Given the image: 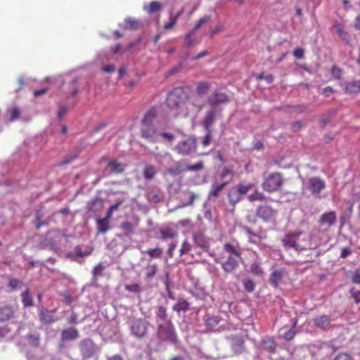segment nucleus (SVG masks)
<instances>
[{"instance_id": "f257e3e1", "label": "nucleus", "mask_w": 360, "mask_h": 360, "mask_svg": "<svg viewBox=\"0 0 360 360\" xmlns=\"http://www.w3.org/2000/svg\"><path fill=\"white\" fill-rule=\"evenodd\" d=\"M281 243L285 250H294L297 254L310 251L302 263L313 262L319 256V252L313 253L321 243L320 238L315 233L307 234L302 231H290L284 235Z\"/></svg>"}, {"instance_id": "f03ea898", "label": "nucleus", "mask_w": 360, "mask_h": 360, "mask_svg": "<svg viewBox=\"0 0 360 360\" xmlns=\"http://www.w3.org/2000/svg\"><path fill=\"white\" fill-rule=\"evenodd\" d=\"M158 115L159 108L152 106L144 113L141 121V136L150 143L158 141L159 131L157 126Z\"/></svg>"}, {"instance_id": "7ed1b4c3", "label": "nucleus", "mask_w": 360, "mask_h": 360, "mask_svg": "<svg viewBox=\"0 0 360 360\" xmlns=\"http://www.w3.org/2000/svg\"><path fill=\"white\" fill-rule=\"evenodd\" d=\"M223 249L228 255L224 260L216 259L215 261L221 264V268L227 274L233 273L239 266V259H241V250L238 245H234L226 243L224 245Z\"/></svg>"}, {"instance_id": "20e7f679", "label": "nucleus", "mask_w": 360, "mask_h": 360, "mask_svg": "<svg viewBox=\"0 0 360 360\" xmlns=\"http://www.w3.org/2000/svg\"><path fill=\"white\" fill-rule=\"evenodd\" d=\"M285 182V179L281 172H275L269 174L262 184L263 190L272 193L280 191Z\"/></svg>"}, {"instance_id": "39448f33", "label": "nucleus", "mask_w": 360, "mask_h": 360, "mask_svg": "<svg viewBox=\"0 0 360 360\" xmlns=\"http://www.w3.org/2000/svg\"><path fill=\"white\" fill-rule=\"evenodd\" d=\"M187 96L182 87L173 89L167 96L165 103L169 109H177L186 100Z\"/></svg>"}, {"instance_id": "423d86ee", "label": "nucleus", "mask_w": 360, "mask_h": 360, "mask_svg": "<svg viewBox=\"0 0 360 360\" xmlns=\"http://www.w3.org/2000/svg\"><path fill=\"white\" fill-rule=\"evenodd\" d=\"M197 140L195 137L190 136L188 139L181 141L175 146L177 153L182 155H188L196 150Z\"/></svg>"}, {"instance_id": "0eeeda50", "label": "nucleus", "mask_w": 360, "mask_h": 360, "mask_svg": "<svg viewBox=\"0 0 360 360\" xmlns=\"http://www.w3.org/2000/svg\"><path fill=\"white\" fill-rule=\"evenodd\" d=\"M148 326L149 323L145 319H134L130 326L131 333L137 338H143L148 333Z\"/></svg>"}, {"instance_id": "6e6552de", "label": "nucleus", "mask_w": 360, "mask_h": 360, "mask_svg": "<svg viewBox=\"0 0 360 360\" xmlns=\"http://www.w3.org/2000/svg\"><path fill=\"white\" fill-rule=\"evenodd\" d=\"M307 188L312 195H317L326 188V182L319 176H313L308 179Z\"/></svg>"}, {"instance_id": "1a4fd4ad", "label": "nucleus", "mask_w": 360, "mask_h": 360, "mask_svg": "<svg viewBox=\"0 0 360 360\" xmlns=\"http://www.w3.org/2000/svg\"><path fill=\"white\" fill-rule=\"evenodd\" d=\"M257 216L264 221L274 220L277 214V211L269 205H260L256 211Z\"/></svg>"}, {"instance_id": "9d476101", "label": "nucleus", "mask_w": 360, "mask_h": 360, "mask_svg": "<svg viewBox=\"0 0 360 360\" xmlns=\"http://www.w3.org/2000/svg\"><path fill=\"white\" fill-rule=\"evenodd\" d=\"M229 98L227 94L219 90L214 91L212 94L207 98V103L212 108L226 103L229 102Z\"/></svg>"}, {"instance_id": "9b49d317", "label": "nucleus", "mask_w": 360, "mask_h": 360, "mask_svg": "<svg viewBox=\"0 0 360 360\" xmlns=\"http://www.w3.org/2000/svg\"><path fill=\"white\" fill-rule=\"evenodd\" d=\"M160 239L166 240L178 236L176 226H164L159 229Z\"/></svg>"}, {"instance_id": "f8f14e48", "label": "nucleus", "mask_w": 360, "mask_h": 360, "mask_svg": "<svg viewBox=\"0 0 360 360\" xmlns=\"http://www.w3.org/2000/svg\"><path fill=\"white\" fill-rule=\"evenodd\" d=\"M79 349L84 358H90L95 352V345L91 340L86 339L79 343Z\"/></svg>"}, {"instance_id": "ddd939ff", "label": "nucleus", "mask_w": 360, "mask_h": 360, "mask_svg": "<svg viewBox=\"0 0 360 360\" xmlns=\"http://www.w3.org/2000/svg\"><path fill=\"white\" fill-rule=\"evenodd\" d=\"M216 114V111L214 109L206 112L204 119L202 122V125L203 126L205 131L212 130L211 127L215 121Z\"/></svg>"}, {"instance_id": "4468645a", "label": "nucleus", "mask_w": 360, "mask_h": 360, "mask_svg": "<svg viewBox=\"0 0 360 360\" xmlns=\"http://www.w3.org/2000/svg\"><path fill=\"white\" fill-rule=\"evenodd\" d=\"M79 337V331L75 328H68L61 331V340L66 342L76 340Z\"/></svg>"}, {"instance_id": "2eb2a0df", "label": "nucleus", "mask_w": 360, "mask_h": 360, "mask_svg": "<svg viewBox=\"0 0 360 360\" xmlns=\"http://www.w3.org/2000/svg\"><path fill=\"white\" fill-rule=\"evenodd\" d=\"M314 323L316 327L327 330L330 327V318L328 315H321L314 319Z\"/></svg>"}, {"instance_id": "dca6fc26", "label": "nucleus", "mask_w": 360, "mask_h": 360, "mask_svg": "<svg viewBox=\"0 0 360 360\" xmlns=\"http://www.w3.org/2000/svg\"><path fill=\"white\" fill-rule=\"evenodd\" d=\"M15 311L10 305H5L0 307V322L10 320L14 316Z\"/></svg>"}, {"instance_id": "f3484780", "label": "nucleus", "mask_w": 360, "mask_h": 360, "mask_svg": "<svg viewBox=\"0 0 360 360\" xmlns=\"http://www.w3.org/2000/svg\"><path fill=\"white\" fill-rule=\"evenodd\" d=\"M336 221V214L331 211L323 213L319 219V223L322 225L327 224L329 226L333 225Z\"/></svg>"}, {"instance_id": "a211bd4d", "label": "nucleus", "mask_w": 360, "mask_h": 360, "mask_svg": "<svg viewBox=\"0 0 360 360\" xmlns=\"http://www.w3.org/2000/svg\"><path fill=\"white\" fill-rule=\"evenodd\" d=\"M228 198L229 203L233 206H235L237 203H238L243 198L239 192L236 187L231 188L228 193Z\"/></svg>"}, {"instance_id": "6ab92c4d", "label": "nucleus", "mask_w": 360, "mask_h": 360, "mask_svg": "<svg viewBox=\"0 0 360 360\" xmlns=\"http://www.w3.org/2000/svg\"><path fill=\"white\" fill-rule=\"evenodd\" d=\"M345 91L349 94L360 92V80H353L345 83Z\"/></svg>"}, {"instance_id": "aec40b11", "label": "nucleus", "mask_w": 360, "mask_h": 360, "mask_svg": "<svg viewBox=\"0 0 360 360\" xmlns=\"http://www.w3.org/2000/svg\"><path fill=\"white\" fill-rule=\"evenodd\" d=\"M194 243L202 248H207L209 247V240L202 233H197L193 235Z\"/></svg>"}, {"instance_id": "412c9836", "label": "nucleus", "mask_w": 360, "mask_h": 360, "mask_svg": "<svg viewBox=\"0 0 360 360\" xmlns=\"http://www.w3.org/2000/svg\"><path fill=\"white\" fill-rule=\"evenodd\" d=\"M108 167L110 168L111 172L115 174H121L124 171V165L117 160H112L108 162Z\"/></svg>"}, {"instance_id": "4be33fe9", "label": "nucleus", "mask_w": 360, "mask_h": 360, "mask_svg": "<svg viewBox=\"0 0 360 360\" xmlns=\"http://www.w3.org/2000/svg\"><path fill=\"white\" fill-rule=\"evenodd\" d=\"M334 27L335 28L336 32L338 36L347 44H348L350 41V36L347 32L345 30V27L342 24L336 22L334 25Z\"/></svg>"}, {"instance_id": "5701e85b", "label": "nucleus", "mask_w": 360, "mask_h": 360, "mask_svg": "<svg viewBox=\"0 0 360 360\" xmlns=\"http://www.w3.org/2000/svg\"><path fill=\"white\" fill-rule=\"evenodd\" d=\"M190 304L184 299L179 298L178 302L172 307V309L178 313L186 311L189 309Z\"/></svg>"}, {"instance_id": "b1692460", "label": "nucleus", "mask_w": 360, "mask_h": 360, "mask_svg": "<svg viewBox=\"0 0 360 360\" xmlns=\"http://www.w3.org/2000/svg\"><path fill=\"white\" fill-rule=\"evenodd\" d=\"M162 6L161 3L158 1H153L143 6V9L149 14L158 12L162 9Z\"/></svg>"}, {"instance_id": "393cba45", "label": "nucleus", "mask_w": 360, "mask_h": 360, "mask_svg": "<svg viewBox=\"0 0 360 360\" xmlns=\"http://www.w3.org/2000/svg\"><path fill=\"white\" fill-rule=\"evenodd\" d=\"M228 184L229 181H224L220 184L213 186L212 189L208 194V198L210 199H212V198H217L220 192L225 188L226 185H228Z\"/></svg>"}, {"instance_id": "a878e982", "label": "nucleus", "mask_w": 360, "mask_h": 360, "mask_svg": "<svg viewBox=\"0 0 360 360\" xmlns=\"http://www.w3.org/2000/svg\"><path fill=\"white\" fill-rule=\"evenodd\" d=\"M39 317L41 322L44 323H51L56 321L53 316L48 310H41L39 313Z\"/></svg>"}, {"instance_id": "bb28decb", "label": "nucleus", "mask_w": 360, "mask_h": 360, "mask_svg": "<svg viewBox=\"0 0 360 360\" xmlns=\"http://www.w3.org/2000/svg\"><path fill=\"white\" fill-rule=\"evenodd\" d=\"M210 89V83L207 82H200L197 84L195 91L198 95H205L209 91Z\"/></svg>"}, {"instance_id": "cd10ccee", "label": "nucleus", "mask_w": 360, "mask_h": 360, "mask_svg": "<svg viewBox=\"0 0 360 360\" xmlns=\"http://www.w3.org/2000/svg\"><path fill=\"white\" fill-rule=\"evenodd\" d=\"M283 274L282 271H275L270 276V283L274 287L277 288L279 283L283 278Z\"/></svg>"}, {"instance_id": "c85d7f7f", "label": "nucleus", "mask_w": 360, "mask_h": 360, "mask_svg": "<svg viewBox=\"0 0 360 360\" xmlns=\"http://www.w3.org/2000/svg\"><path fill=\"white\" fill-rule=\"evenodd\" d=\"M21 299L24 307H32L34 305L33 300L30 293L29 289H27L21 294Z\"/></svg>"}, {"instance_id": "c756f323", "label": "nucleus", "mask_w": 360, "mask_h": 360, "mask_svg": "<svg viewBox=\"0 0 360 360\" xmlns=\"http://www.w3.org/2000/svg\"><path fill=\"white\" fill-rule=\"evenodd\" d=\"M195 32L193 30H190L184 37L185 40V46L186 47L192 46L198 43V40L193 37L195 35Z\"/></svg>"}, {"instance_id": "7c9ffc66", "label": "nucleus", "mask_w": 360, "mask_h": 360, "mask_svg": "<svg viewBox=\"0 0 360 360\" xmlns=\"http://www.w3.org/2000/svg\"><path fill=\"white\" fill-rule=\"evenodd\" d=\"M145 253L149 255L151 259H158L162 257L163 250L160 248H150Z\"/></svg>"}, {"instance_id": "2f4dec72", "label": "nucleus", "mask_w": 360, "mask_h": 360, "mask_svg": "<svg viewBox=\"0 0 360 360\" xmlns=\"http://www.w3.org/2000/svg\"><path fill=\"white\" fill-rule=\"evenodd\" d=\"M255 187V185L253 184H238L236 188L238 190V192L240 194V195L243 197V195H246L251 189H252Z\"/></svg>"}, {"instance_id": "473e14b6", "label": "nucleus", "mask_w": 360, "mask_h": 360, "mask_svg": "<svg viewBox=\"0 0 360 360\" xmlns=\"http://www.w3.org/2000/svg\"><path fill=\"white\" fill-rule=\"evenodd\" d=\"M146 278L150 280L155 276L158 271V266L156 264H149L146 267Z\"/></svg>"}, {"instance_id": "72a5a7b5", "label": "nucleus", "mask_w": 360, "mask_h": 360, "mask_svg": "<svg viewBox=\"0 0 360 360\" xmlns=\"http://www.w3.org/2000/svg\"><path fill=\"white\" fill-rule=\"evenodd\" d=\"M157 174L155 167L153 165H147L143 170V176L146 179H152Z\"/></svg>"}, {"instance_id": "f704fd0d", "label": "nucleus", "mask_w": 360, "mask_h": 360, "mask_svg": "<svg viewBox=\"0 0 360 360\" xmlns=\"http://www.w3.org/2000/svg\"><path fill=\"white\" fill-rule=\"evenodd\" d=\"M108 222L109 221H105V219H98L96 221L97 229L98 233H105L108 231V229H110Z\"/></svg>"}, {"instance_id": "c9c22d12", "label": "nucleus", "mask_w": 360, "mask_h": 360, "mask_svg": "<svg viewBox=\"0 0 360 360\" xmlns=\"http://www.w3.org/2000/svg\"><path fill=\"white\" fill-rule=\"evenodd\" d=\"M219 323V319L217 316H210L205 319L206 326L214 330Z\"/></svg>"}, {"instance_id": "e433bc0d", "label": "nucleus", "mask_w": 360, "mask_h": 360, "mask_svg": "<svg viewBox=\"0 0 360 360\" xmlns=\"http://www.w3.org/2000/svg\"><path fill=\"white\" fill-rule=\"evenodd\" d=\"M211 20V16L208 15H205L201 18H200L198 20L196 21L195 23V25L192 30L194 32H196L199 28H200L203 25L206 24Z\"/></svg>"}, {"instance_id": "4c0bfd02", "label": "nucleus", "mask_w": 360, "mask_h": 360, "mask_svg": "<svg viewBox=\"0 0 360 360\" xmlns=\"http://www.w3.org/2000/svg\"><path fill=\"white\" fill-rule=\"evenodd\" d=\"M140 26V23L138 20L133 18H127L125 20V27L127 29L137 30Z\"/></svg>"}, {"instance_id": "58836bf2", "label": "nucleus", "mask_w": 360, "mask_h": 360, "mask_svg": "<svg viewBox=\"0 0 360 360\" xmlns=\"http://www.w3.org/2000/svg\"><path fill=\"white\" fill-rule=\"evenodd\" d=\"M248 199L250 202L264 201L266 200V197L262 193L256 191L254 193L249 195Z\"/></svg>"}, {"instance_id": "ea45409f", "label": "nucleus", "mask_w": 360, "mask_h": 360, "mask_svg": "<svg viewBox=\"0 0 360 360\" xmlns=\"http://www.w3.org/2000/svg\"><path fill=\"white\" fill-rule=\"evenodd\" d=\"M243 284L245 291L252 292L255 290V284L252 280L250 278H245L243 280Z\"/></svg>"}, {"instance_id": "a19ab883", "label": "nucleus", "mask_w": 360, "mask_h": 360, "mask_svg": "<svg viewBox=\"0 0 360 360\" xmlns=\"http://www.w3.org/2000/svg\"><path fill=\"white\" fill-rule=\"evenodd\" d=\"M124 289L128 292L135 294H139L141 292V285L138 283L125 285Z\"/></svg>"}, {"instance_id": "79ce46f5", "label": "nucleus", "mask_w": 360, "mask_h": 360, "mask_svg": "<svg viewBox=\"0 0 360 360\" xmlns=\"http://www.w3.org/2000/svg\"><path fill=\"white\" fill-rule=\"evenodd\" d=\"M192 245L188 242L187 240H185L181 244V248L179 250V255L182 256L186 254H188L191 250Z\"/></svg>"}, {"instance_id": "37998d69", "label": "nucleus", "mask_w": 360, "mask_h": 360, "mask_svg": "<svg viewBox=\"0 0 360 360\" xmlns=\"http://www.w3.org/2000/svg\"><path fill=\"white\" fill-rule=\"evenodd\" d=\"M178 19L174 17L172 14L169 15V21L164 25V30H169L172 29L176 24Z\"/></svg>"}, {"instance_id": "c03bdc74", "label": "nucleus", "mask_w": 360, "mask_h": 360, "mask_svg": "<svg viewBox=\"0 0 360 360\" xmlns=\"http://www.w3.org/2000/svg\"><path fill=\"white\" fill-rule=\"evenodd\" d=\"M206 134L202 139V145L203 147H207L212 141V130L205 131Z\"/></svg>"}, {"instance_id": "a18cd8bd", "label": "nucleus", "mask_w": 360, "mask_h": 360, "mask_svg": "<svg viewBox=\"0 0 360 360\" xmlns=\"http://www.w3.org/2000/svg\"><path fill=\"white\" fill-rule=\"evenodd\" d=\"M21 285L22 281L17 278H11L8 282V287L13 290L20 288Z\"/></svg>"}, {"instance_id": "49530a36", "label": "nucleus", "mask_w": 360, "mask_h": 360, "mask_svg": "<svg viewBox=\"0 0 360 360\" xmlns=\"http://www.w3.org/2000/svg\"><path fill=\"white\" fill-rule=\"evenodd\" d=\"M156 316L162 321L165 320L167 317L166 308L163 306H159L156 312Z\"/></svg>"}, {"instance_id": "de8ad7c7", "label": "nucleus", "mask_w": 360, "mask_h": 360, "mask_svg": "<svg viewBox=\"0 0 360 360\" xmlns=\"http://www.w3.org/2000/svg\"><path fill=\"white\" fill-rule=\"evenodd\" d=\"M244 340L241 338H236L233 344V347L236 350L241 352L243 349Z\"/></svg>"}, {"instance_id": "09e8293b", "label": "nucleus", "mask_w": 360, "mask_h": 360, "mask_svg": "<svg viewBox=\"0 0 360 360\" xmlns=\"http://www.w3.org/2000/svg\"><path fill=\"white\" fill-rule=\"evenodd\" d=\"M234 174H235V172L231 168H229L228 167H224L222 169L221 172L220 174V178L221 179H224L229 175L231 176H233Z\"/></svg>"}, {"instance_id": "8fccbe9b", "label": "nucleus", "mask_w": 360, "mask_h": 360, "mask_svg": "<svg viewBox=\"0 0 360 360\" xmlns=\"http://www.w3.org/2000/svg\"><path fill=\"white\" fill-rule=\"evenodd\" d=\"M242 229L245 233H246L249 236H252L253 238L259 239V240H262V239L265 238L264 236H262L257 234V233L253 232L252 229L248 226H243Z\"/></svg>"}, {"instance_id": "3c124183", "label": "nucleus", "mask_w": 360, "mask_h": 360, "mask_svg": "<svg viewBox=\"0 0 360 360\" xmlns=\"http://www.w3.org/2000/svg\"><path fill=\"white\" fill-rule=\"evenodd\" d=\"M342 73L341 68L336 65H333L331 68V75L335 79H340Z\"/></svg>"}, {"instance_id": "603ef678", "label": "nucleus", "mask_w": 360, "mask_h": 360, "mask_svg": "<svg viewBox=\"0 0 360 360\" xmlns=\"http://www.w3.org/2000/svg\"><path fill=\"white\" fill-rule=\"evenodd\" d=\"M167 339L174 341L176 339V335L174 333V328L172 326H168L166 328Z\"/></svg>"}, {"instance_id": "864d4df0", "label": "nucleus", "mask_w": 360, "mask_h": 360, "mask_svg": "<svg viewBox=\"0 0 360 360\" xmlns=\"http://www.w3.org/2000/svg\"><path fill=\"white\" fill-rule=\"evenodd\" d=\"M121 229L125 231L126 235H129L133 231V225L129 221H124L121 224Z\"/></svg>"}, {"instance_id": "5fc2aeb1", "label": "nucleus", "mask_w": 360, "mask_h": 360, "mask_svg": "<svg viewBox=\"0 0 360 360\" xmlns=\"http://www.w3.org/2000/svg\"><path fill=\"white\" fill-rule=\"evenodd\" d=\"M103 269L104 266L102 263H99L98 265H96L93 270L94 277L101 276L103 275Z\"/></svg>"}, {"instance_id": "6e6d98bb", "label": "nucleus", "mask_w": 360, "mask_h": 360, "mask_svg": "<svg viewBox=\"0 0 360 360\" xmlns=\"http://www.w3.org/2000/svg\"><path fill=\"white\" fill-rule=\"evenodd\" d=\"M333 360H354V358L347 352L339 353Z\"/></svg>"}, {"instance_id": "4d7b16f0", "label": "nucleus", "mask_w": 360, "mask_h": 360, "mask_svg": "<svg viewBox=\"0 0 360 360\" xmlns=\"http://www.w3.org/2000/svg\"><path fill=\"white\" fill-rule=\"evenodd\" d=\"M257 78L259 80H265L269 84L272 83L274 81V77L270 74L265 75L264 73H261L257 75Z\"/></svg>"}, {"instance_id": "13d9d810", "label": "nucleus", "mask_w": 360, "mask_h": 360, "mask_svg": "<svg viewBox=\"0 0 360 360\" xmlns=\"http://www.w3.org/2000/svg\"><path fill=\"white\" fill-rule=\"evenodd\" d=\"M250 271L252 274L255 275H261L262 274V270L259 265L257 263H253L250 266Z\"/></svg>"}, {"instance_id": "bf43d9fd", "label": "nucleus", "mask_w": 360, "mask_h": 360, "mask_svg": "<svg viewBox=\"0 0 360 360\" xmlns=\"http://www.w3.org/2000/svg\"><path fill=\"white\" fill-rule=\"evenodd\" d=\"M160 136L166 139L169 143H172L175 139V136L172 133H167V132L159 133V137Z\"/></svg>"}, {"instance_id": "052dcab7", "label": "nucleus", "mask_w": 360, "mask_h": 360, "mask_svg": "<svg viewBox=\"0 0 360 360\" xmlns=\"http://www.w3.org/2000/svg\"><path fill=\"white\" fill-rule=\"evenodd\" d=\"M203 169V162L202 161L198 162L193 165L187 167L188 171H200Z\"/></svg>"}, {"instance_id": "680f3d73", "label": "nucleus", "mask_w": 360, "mask_h": 360, "mask_svg": "<svg viewBox=\"0 0 360 360\" xmlns=\"http://www.w3.org/2000/svg\"><path fill=\"white\" fill-rule=\"evenodd\" d=\"M349 292L352 297L354 298V302L356 304L360 303V290L352 288Z\"/></svg>"}, {"instance_id": "e2e57ef3", "label": "nucleus", "mask_w": 360, "mask_h": 360, "mask_svg": "<svg viewBox=\"0 0 360 360\" xmlns=\"http://www.w3.org/2000/svg\"><path fill=\"white\" fill-rule=\"evenodd\" d=\"M11 121L16 120L20 117V110L18 108H13L10 111Z\"/></svg>"}, {"instance_id": "0e129e2a", "label": "nucleus", "mask_w": 360, "mask_h": 360, "mask_svg": "<svg viewBox=\"0 0 360 360\" xmlns=\"http://www.w3.org/2000/svg\"><path fill=\"white\" fill-rule=\"evenodd\" d=\"M293 56L297 58H302L304 56V50L301 47H297L293 51Z\"/></svg>"}, {"instance_id": "69168bd1", "label": "nucleus", "mask_w": 360, "mask_h": 360, "mask_svg": "<svg viewBox=\"0 0 360 360\" xmlns=\"http://www.w3.org/2000/svg\"><path fill=\"white\" fill-rule=\"evenodd\" d=\"M165 288H166V291L167 292L168 297L172 300H174L175 297H174V293L172 292V290L170 289L169 281L168 278H167L166 281H165Z\"/></svg>"}, {"instance_id": "338daca9", "label": "nucleus", "mask_w": 360, "mask_h": 360, "mask_svg": "<svg viewBox=\"0 0 360 360\" xmlns=\"http://www.w3.org/2000/svg\"><path fill=\"white\" fill-rule=\"evenodd\" d=\"M295 335V331L294 330H289L283 335V338L287 341L292 340Z\"/></svg>"}, {"instance_id": "774afa93", "label": "nucleus", "mask_w": 360, "mask_h": 360, "mask_svg": "<svg viewBox=\"0 0 360 360\" xmlns=\"http://www.w3.org/2000/svg\"><path fill=\"white\" fill-rule=\"evenodd\" d=\"M352 281L354 283L360 284V270H356L354 273Z\"/></svg>"}]
</instances>
